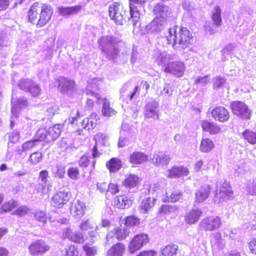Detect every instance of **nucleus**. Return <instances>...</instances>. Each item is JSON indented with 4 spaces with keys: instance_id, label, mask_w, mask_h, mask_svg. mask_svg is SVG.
<instances>
[{
    "instance_id": "8fccbe9b",
    "label": "nucleus",
    "mask_w": 256,
    "mask_h": 256,
    "mask_svg": "<svg viewBox=\"0 0 256 256\" xmlns=\"http://www.w3.org/2000/svg\"><path fill=\"white\" fill-rule=\"evenodd\" d=\"M226 80L224 78L218 76L212 78L213 88L218 90L222 87L226 83Z\"/></svg>"
},
{
    "instance_id": "4d7b16f0",
    "label": "nucleus",
    "mask_w": 256,
    "mask_h": 256,
    "mask_svg": "<svg viewBox=\"0 0 256 256\" xmlns=\"http://www.w3.org/2000/svg\"><path fill=\"white\" fill-rule=\"evenodd\" d=\"M178 210L176 205L164 204L162 206L160 211L164 214L174 213Z\"/></svg>"
},
{
    "instance_id": "39448f33",
    "label": "nucleus",
    "mask_w": 256,
    "mask_h": 256,
    "mask_svg": "<svg viewBox=\"0 0 256 256\" xmlns=\"http://www.w3.org/2000/svg\"><path fill=\"white\" fill-rule=\"evenodd\" d=\"M108 14L110 18L116 24L122 26L126 22L125 12L122 5L114 3L110 5Z\"/></svg>"
},
{
    "instance_id": "f257e3e1",
    "label": "nucleus",
    "mask_w": 256,
    "mask_h": 256,
    "mask_svg": "<svg viewBox=\"0 0 256 256\" xmlns=\"http://www.w3.org/2000/svg\"><path fill=\"white\" fill-rule=\"evenodd\" d=\"M162 41L172 45L174 50L181 51L190 45L192 36L186 28L175 26L168 29V34L162 38Z\"/></svg>"
},
{
    "instance_id": "4be33fe9",
    "label": "nucleus",
    "mask_w": 256,
    "mask_h": 256,
    "mask_svg": "<svg viewBox=\"0 0 256 256\" xmlns=\"http://www.w3.org/2000/svg\"><path fill=\"white\" fill-rule=\"evenodd\" d=\"M58 88L62 93H68L74 88V82L72 80L62 77L58 80Z\"/></svg>"
},
{
    "instance_id": "603ef678",
    "label": "nucleus",
    "mask_w": 256,
    "mask_h": 256,
    "mask_svg": "<svg viewBox=\"0 0 256 256\" xmlns=\"http://www.w3.org/2000/svg\"><path fill=\"white\" fill-rule=\"evenodd\" d=\"M34 218L37 221L46 224L47 222V217L46 212L41 210H36L34 212Z\"/></svg>"
},
{
    "instance_id": "0e129e2a",
    "label": "nucleus",
    "mask_w": 256,
    "mask_h": 256,
    "mask_svg": "<svg viewBox=\"0 0 256 256\" xmlns=\"http://www.w3.org/2000/svg\"><path fill=\"white\" fill-rule=\"evenodd\" d=\"M20 133L18 131H14L9 134L8 136V146H10V144H15L18 142L20 140Z\"/></svg>"
},
{
    "instance_id": "5701e85b",
    "label": "nucleus",
    "mask_w": 256,
    "mask_h": 256,
    "mask_svg": "<svg viewBox=\"0 0 256 256\" xmlns=\"http://www.w3.org/2000/svg\"><path fill=\"white\" fill-rule=\"evenodd\" d=\"M130 232L128 228H117L114 230V232H110L106 236V241L108 242L111 241V239L113 238L114 236L118 240H124L127 236H129Z\"/></svg>"
},
{
    "instance_id": "49530a36",
    "label": "nucleus",
    "mask_w": 256,
    "mask_h": 256,
    "mask_svg": "<svg viewBox=\"0 0 256 256\" xmlns=\"http://www.w3.org/2000/svg\"><path fill=\"white\" fill-rule=\"evenodd\" d=\"M242 134L244 139L250 144H256V132L246 130L242 132Z\"/></svg>"
},
{
    "instance_id": "7c9ffc66",
    "label": "nucleus",
    "mask_w": 256,
    "mask_h": 256,
    "mask_svg": "<svg viewBox=\"0 0 256 256\" xmlns=\"http://www.w3.org/2000/svg\"><path fill=\"white\" fill-rule=\"evenodd\" d=\"M178 246L170 244L161 247L160 252L162 256H175L177 254Z\"/></svg>"
},
{
    "instance_id": "1a4fd4ad",
    "label": "nucleus",
    "mask_w": 256,
    "mask_h": 256,
    "mask_svg": "<svg viewBox=\"0 0 256 256\" xmlns=\"http://www.w3.org/2000/svg\"><path fill=\"white\" fill-rule=\"evenodd\" d=\"M230 107L233 113L243 120H248L252 116L251 110L244 102L240 101L232 102Z\"/></svg>"
},
{
    "instance_id": "a18cd8bd",
    "label": "nucleus",
    "mask_w": 256,
    "mask_h": 256,
    "mask_svg": "<svg viewBox=\"0 0 256 256\" xmlns=\"http://www.w3.org/2000/svg\"><path fill=\"white\" fill-rule=\"evenodd\" d=\"M66 236L72 241L74 242H75L80 243L84 241V236L83 234L80 232H76L74 234H73L71 230L70 229H68L66 232Z\"/></svg>"
},
{
    "instance_id": "052dcab7",
    "label": "nucleus",
    "mask_w": 256,
    "mask_h": 256,
    "mask_svg": "<svg viewBox=\"0 0 256 256\" xmlns=\"http://www.w3.org/2000/svg\"><path fill=\"white\" fill-rule=\"evenodd\" d=\"M42 159V155L41 152H35L30 155L28 160L32 164H36Z\"/></svg>"
},
{
    "instance_id": "aec40b11",
    "label": "nucleus",
    "mask_w": 256,
    "mask_h": 256,
    "mask_svg": "<svg viewBox=\"0 0 256 256\" xmlns=\"http://www.w3.org/2000/svg\"><path fill=\"white\" fill-rule=\"evenodd\" d=\"M210 188L208 185L204 186L198 189L195 193V203H202L204 202L210 194Z\"/></svg>"
},
{
    "instance_id": "79ce46f5",
    "label": "nucleus",
    "mask_w": 256,
    "mask_h": 256,
    "mask_svg": "<svg viewBox=\"0 0 256 256\" xmlns=\"http://www.w3.org/2000/svg\"><path fill=\"white\" fill-rule=\"evenodd\" d=\"M210 242L212 246L216 248H222L224 246L221 234L218 232L212 234Z\"/></svg>"
},
{
    "instance_id": "2eb2a0df",
    "label": "nucleus",
    "mask_w": 256,
    "mask_h": 256,
    "mask_svg": "<svg viewBox=\"0 0 256 256\" xmlns=\"http://www.w3.org/2000/svg\"><path fill=\"white\" fill-rule=\"evenodd\" d=\"M70 194L65 191H60L55 194L52 198V204L54 207L60 208L63 206L70 199Z\"/></svg>"
},
{
    "instance_id": "ddd939ff",
    "label": "nucleus",
    "mask_w": 256,
    "mask_h": 256,
    "mask_svg": "<svg viewBox=\"0 0 256 256\" xmlns=\"http://www.w3.org/2000/svg\"><path fill=\"white\" fill-rule=\"evenodd\" d=\"M148 234H137L130 244L128 248L130 252L132 254L134 252L148 242Z\"/></svg>"
},
{
    "instance_id": "473e14b6",
    "label": "nucleus",
    "mask_w": 256,
    "mask_h": 256,
    "mask_svg": "<svg viewBox=\"0 0 256 256\" xmlns=\"http://www.w3.org/2000/svg\"><path fill=\"white\" fill-rule=\"evenodd\" d=\"M97 116L96 114H92L90 118L84 119L81 122L83 128L87 130L94 128L96 124Z\"/></svg>"
},
{
    "instance_id": "f03ea898",
    "label": "nucleus",
    "mask_w": 256,
    "mask_h": 256,
    "mask_svg": "<svg viewBox=\"0 0 256 256\" xmlns=\"http://www.w3.org/2000/svg\"><path fill=\"white\" fill-rule=\"evenodd\" d=\"M52 14L53 10L50 6L36 2L28 10V20L36 24L38 27H42L50 21Z\"/></svg>"
},
{
    "instance_id": "e2e57ef3",
    "label": "nucleus",
    "mask_w": 256,
    "mask_h": 256,
    "mask_svg": "<svg viewBox=\"0 0 256 256\" xmlns=\"http://www.w3.org/2000/svg\"><path fill=\"white\" fill-rule=\"evenodd\" d=\"M108 139V137L104 134L102 133L97 134L94 137V140H95V144L98 145L102 144L105 145V142Z\"/></svg>"
},
{
    "instance_id": "58836bf2",
    "label": "nucleus",
    "mask_w": 256,
    "mask_h": 256,
    "mask_svg": "<svg viewBox=\"0 0 256 256\" xmlns=\"http://www.w3.org/2000/svg\"><path fill=\"white\" fill-rule=\"evenodd\" d=\"M107 168L111 172H116L122 167V162L117 158H112L106 164Z\"/></svg>"
},
{
    "instance_id": "6ab92c4d",
    "label": "nucleus",
    "mask_w": 256,
    "mask_h": 256,
    "mask_svg": "<svg viewBox=\"0 0 256 256\" xmlns=\"http://www.w3.org/2000/svg\"><path fill=\"white\" fill-rule=\"evenodd\" d=\"M170 157L166 154L159 152L152 154V163L157 166H164L168 164Z\"/></svg>"
},
{
    "instance_id": "de8ad7c7",
    "label": "nucleus",
    "mask_w": 256,
    "mask_h": 256,
    "mask_svg": "<svg viewBox=\"0 0 256 256\" xmlns=\"http://www.w3.org/2000/svg\"><path fill=\"white\" fill-rule=\"evenodd\" d=\"M96 226V224L94 220L92 219H88L82 222L80 225V228L82 232H85L88 230L94 228Z\"/></svg>"
},
{
    "instance_id": "864d4df0",
    "label": "nucleus",
    "mask_w": 256,
    "mask_h": 256,
    "mask_svg": "<svg viewBox=\"0 0 256 256\" xmlns=\"http://www.w3.org/2000/svg\"><path fill=\"white\" fill-rule=\"evenodd\" d=\"M47 137L46 130L45 128H40L38 130L34 139L36 142L44 140L47 142Z\"/></svg>"
},
{
    "instance_id": "338daca9",
    "label": "nucleus",
    "mask_w": 256,
    "mask_h": 256,
    "mask_svg": "<svg viewBox=\"0 0 256 256\" xmlns=\"http://www.w3.org/2000/svg\"><path fill=\"white\" fill-rule=\"evenodd\" d=\"M68 176L72 179H77L79 175L78 168L74 167L70 168L68 170Z\"/></svg>"
},
{
    "instance_id": "6e6d98bb",
    "label": "nucleus",
    "mask_w": 256,
    "mask_h": 256,
    "mask_svg": "<svg viewBox=\"0 0 256 256\" xmlns=\"http://www.w3.org/2000/svg\"><path fill=\"white\" fill-rule=\"evenodd\" d=\"M182 193L178 190H174L172 191L168 198V201L169 202H175L180 200L182 197Z\"/></svg>"
},
{
    "instance_id": "09e8293b",
    "label": "nucleus",
    "mask_w": 256,
    "mask_h": 256,
    "mask_svg": "<svg viewBox=\"0 0 256 256\" xmlns=\"http://www.w3.org/2000/svg\"><path fill=\"white\" fill-rule=\"evenodd\" d=\"M52 172L55 177L62 178L65 175V167L62 164H56L52 168Z\"/></svg>"
},
{
    "instance_id": "f704fd0d",
    "label": "nucleus",
    "mask_w": 256,
    "mask_h": 256,
    "mask_svg": "<svg viewBox=\"0 0 256 256\" xmlns=\"http://www.w3.org/2000/svg\"><path fill=\"white\" fill-rule=\"evenodd\" d=\"M202 212L200 210H192L186 214V220L188 224H193L199 219Z\"/></svg>"
},
{
    "instance_id": "423d86ee",
    "label": "nucleus",
    "mask_w": 256,
    "mask_h": 256,
    "mask_svg": "<svg viewBox=\"0 0 256 256\" xmlns=\"http://www.w3.org/2000/svg\"><path fill=\"white\" fill-rule=\"evenodd\" d=\"M18 86L20 90L28 92L34 97L38 96L42 92L40 86L36 82L29 78L21 80L18 84Z\"/></svg>"
},
{
    "instance_id": "5fc2aeb1",
    "label": "nucleus",
    "mask_w": 256,
    "mask_h": 256,
    "mask_svg": "<svg viewBox=\"0 0 256 256\" xmlns=\"http://www.w3.org/2000/svg\"><path fill=\"white\" fill-rule=\"evenodd\" d=\"M17 206L18 202L14 200H11L8 202L3 204L0 210L4 212H9Z\"/></svg>"
},
{
    "instance_id": "a19ab883",
    "label": "nucleus",
    "mask_w": 256,
    "mask_h": 256,
    "mask_svg": "<svg viewBox=\"0 0 256 256\" xmlns=\"http://www.w3.org/2000/svg\"><path fill=\"white\" fill-rule=\"evenodd\" d=\"M130 18L133 22L134 26L136 24L140 18V10L138 6H136L134 4L130 3Z\"/></svg>"
},
{
    "instance_id": "dca6fc26",
    "label": "nucleus",
    "mask_w": 256,
    "mask_h": 256,
    "mask_svg": "<svg viewBox=\"0 0 256 256\" xmlns=\"http://www.w3.org/2000/svg\"><path fill=\"white\" fill-rule=\"evenodd\" d=\"M209 112L212 114V116L216 120L220 122L227 121L229 118V112L222 106H216L214 108H210Z\"/></svg>"
},
{
    "instance_id": "20e7f679",
    "label": "nucleus",
    "mask_w": 256,
    "mask_h": 256,
    "mask_svg": "<svg viewBox=\"0 0 256 256\" xmlns=\"http://www.w3.org/2000/svg\"><path fill=\"white\" fill-rule=\"evenodd\" d=\"M233 192L230 186V182H224L220 183V186L216 189L214 198L216 204H220L232 198Z\"/></svg>"
},
{
    "instance_id": "bf43d9fd",
    "label": "nucleus",
    "mask_w": 256,
    "mask_h": 256,
    "mask_svg": "<svg viewBox=\"0 0 256 256\" xmlns=\"http://www.w3.org/2000/svg\"><path fill=\"white\" fill-rule=\"evenodd\" d=\"M64 256H78V251L76 248L74 246H67L65 248L64 252L63 253Z\"/></svg>"
},
{
    "instance_id": "2f4dec72",
    "label": "nucleus",
    "mask_w": 256,
    "mask_h": 256,
    "mask_svg": "<svg viewBox=\"0 0 256 256\" xmlns=\"http://www.w3.org/2000/svg\"><path fill=\"white\" fill-rule=\"evenodd\" d=\"M148 159V156L141 152H134L130 158V162L134 164H141L146 162Z\"/></svg>"
},
{
    "instance_id": "c756f323",
    "label": "nucleus",
    "mask_w": 256,
    "mask_h": 256,
    "mask_svg": "<svg viewBox=\"0 0 256 256\" xmlns=\"http://www.w3.org/2000/svg\"><path fill=\"white\" fill-rule=\"evenodd\" d=\"M189 173L188 170L184 166L174 167L169 170L168 177L174 178L182 176H186Z\"/></svg>"
},
{
    "instance_id": "6e6552de",
    "label": "nucleus",
    "mask_w": 256,
    "mask_h": 256,
    "mask_svg": "<svg viewBox=\"0 0 256 256\" xmlns=\"http://www.w3.org/2000/svg\"><path fill=\"white\" fill-rule=\"evenodd\" d=\"M98 82L100 80H98L96 78H93L88 82L86 93L89 97L87 98L86 106L89 110L92 108L94 100H98L100 98V94L93 91L98 88Z\"/></svg>"
},
{
    "instance_id": "a211bd4d",
    "label": "nucleus",
    "mask_w": 256,
    "mask_h": 256,
    "mask_svg": "<svg viewBox=\"0 0 256 256\" xmlns=\"http://www.w3.org/2000/svg\"><path fill=\"white\" fill-rule=\"evenodd\" d=\"M86 210V206L84 202L77 200L72 202L70 212L74 216L81 218L84 215Z\"/></svg>"
},
{
    "instance_id": "393cba45",
    "label": "nucleus",
    "mask_w": 256,
    "mask_h": 256,
    "mask_svg": "<svg viewBox=\"0 0 256 256\" xmlns=\"http://www.w3.org/2000/svg\"><path fill=\"white\" fill-rule=\"evenodd\" d=\"M48 172L46 170L41 171L39 174V183L37 190L39 192L45 193L48 190V184L47 178H48Z\"/></svg>"
},
{
    "instance_id": "0eeeda50",
    "label": "nucleus",
    "mask_w": 256,
    "mask_h": 256,
    "mask_svg": "<svg viewBox=\"0 0 256 256\" xmlns=\"http://www.w3.org/2000/svg\"><path fill=\"white\" fill-rule=\"evenodd\" d=\"M11 117H10V126L12 128L14 125V118H16L18 114L19 110L20 108L26 107L28 103L27 100L24 98L16 99L14 98V93L12 94V97L11 100Z\"/></svg>"
},
{
    "instance_id": "e433bc0d",
    "label": "nucleus",
    "mask_w": 256,
    "mask_h": 256,
    "mask_svg": "<svg viewBox=\"0 0 256 256\" xmlns=\"http://www.w3.org/2000/svg\"><path fill=\"white\" fill-rule=\"evenodd\" d=\"M212 18L214 24L216 27H219L222 25L221 10L218 6H216L214 8L212 14Z\"/></svg>"
},
{
    "instance_id": "774afa93",
    "label": "nucleus",
    "mask_w": 256,
    "mask_h": 256,
    "mask_svg": "<svg viewBox=\"0 0 256 256\" xmlns=\"http://www.w3.org/2000/svg\"><path fill=\"white\" fill-rule=\"evenodd\" d=\"M246 191L248 194L256 195V180L248 184L246 187Z\"/></svg>"
},
{
    "instance_id": "4c0bfd02",
    "label": "nucleus",
    "mask_w": 256,
    "mask_h": 256,
    "mask_svg": "<svg viewBox=\"0 0 256 256\" xmlns=\"http://www.w3.org/2000/svg\"><path fill=\"white\" fill-rule=\"evenodd\" d=\"M214 147V142L210 138H202L200 149L201 152H208L212 150Z\"/></svg>"
},
{
    "instance_id": "412c9836",
    "label": "nucleus",
    "mask_w": 256,
    "mask_h": 256,
    "mask_svg": "<svg viewBox=\"0 0 256 256\" xmlns=\"http://www.w3.org/2000/svg\"><path fill=\"white\" fill-rule=\"evenodd\" d=\"M155 62L162 66V70L164 68L166 64L172 60V56L165 51L158 50L154 55Z\"/></svg>"
},
{
    "instance_id": "37998d69",
    "label": "nucleus",
    "mask_w": 256,
    "mask_h": 256,
    "mask_svg": "<svg viewBox=\"0 0 256 256\" xmlns=\"http://www.w3.org/2000/svg\"><path fill=\"white\" fill-rule=\"evenodd\" d=\"M110 102L107 99H104L102 110V114L105 116H111L116 114V112L110 107Z\"/></svg>"
},
{
    "instance_id": "69168bd1",
    "label": "nucleus",
    "mask_w": 256,
    "mask_h": 256,
    "mask_svg": "<svg viewBox=\"0 0 256 256\" xmlns=\"http://www.w3.org/2000/svg\"><path fill=\"white\" fill-rule=\"evenodd\" d=\"M30 210L26 206H21L14 212V214L20 216H23L27 214Z\"/></svg>"
},
{
    "instance_id": "4468645a",
    "label": "nucleus",
    "mask_w": 256,
    "mask_h": 256,
    "mask_svg": "<svg viewBox=\"0 0 256 256\" xmlns=\"http://www.w3.org/2000/svg\"><path fill=\"white\" fill-rule=\"evenodd\" d=\"M166 22V20L156 17L152 22L146 26L145 30L148 34L158 33L164 28Z\"/></svg>"
},
{
    "instance_id": "c85d7f7f",
    "label": "nucleus",
    "mask_w": 256,
    "mask_h": 256,
    "mask_svg": "<svg viewBox=\"0 0 256 256\" xmlns=\"http://www.w3.org/2000/svg\"><path fill=\"white\" fill-rule=\"evenodd\" d=\"M201 126L204 130L212 134H216L221 130L220 128L217 124L208 120L202 121Z\"/></svg>"
},
{
    "instance_id": "9d476101",
    "label": "nucleus",
    "mask_w": 256,
    "mask_h": 256,
    "mask_svg": "<svg viewBox=\"0 0 256 256\" xmlns=\"http://www.w3.org/2000/svg\"><path fill=\"white\" fill-rule=\"evenodd\" d=\"M185 69L186 66L184 62L182 61H175L167 63L163 70L166 74L180 78L184 75Z\"/></svg>"
},
{
    "instance_id": "7ed1b4c3",
    "label": "nucleus",
    "mask_w": 256,
    "mask_h": 256,
    "mask_svg": "<svg viewBox=\"0 0 256 256\" xmlns=\"http://www.w3.org/2000/svg\"><path fill=\"white\" fill-rule=\"evenodd\" d=\"M98 48L102 54L109 60L116 58L119 52L118 42L112 36H102L98 40Z\"/></svg>"
},
{
    "instance_id": "f3484780",
    "label": "nucleus",
    "mask_w": 256,
    "mask_h": 256,
    "mask_svg": "<svg viewBox=\"0 0 256 256\" xmlns=\"http://www.w3.org/2000/svg\"><path fill=\"white\" fill-rule=\"evenodd\" d=\"M158 104L154 100L148 102L145 106L144 114L146 118H153L158 119Z\"/></svg>"
},
{
    "instance_id": "c9c22d12",
    "label": "nucleus",
    "mask_w": 256,
    "mask_h": 256,
    "mask_svg": "<svg viewBox=\"0 0 256 256\" xmlns=\"http://www.w3.org/2000/svg\"><path fill=\"white\" fill-rule=\"evenodd\" d=\"M124 252V246L121 243L114 245L108 252L107 256H122Z\"/></svg>"
},
{
    "instance_id": "13d9d810",
    "label": "nucleus",
    "mask_w": 256,
    "mask_h": 256,
    "mask_svg": "<svg viewBox=\"0 0 256 256\" xmlns=\"http://www.w3.org/2000/svg\"><path fill=\"white\" fill-rule=\"evenodd\" d=\"M210 80V74H208L204 76H198L194 80V84H200L202 86H204L208 84Z\"/></svg>"
},
{
    "instance_id": "72a5a7b5",
    "label": "nucleus",
    "mask_w": 256,
    "mask_h": 256,
    "mask_svg": "<svg viewBox=\"0 0 256 256\" xmlns=\"http://www.w3.org/2000/svg\"><path fill=\"white\" fill-rule=\"evenodd\" d=\"M82 9L80 6H75L70 7H61L58 8V13L62 16L74 15L79 12Z\"/></svg>"
},
{
    "instance_id": "c03bdc74",
    "label": "nucleus",
    "mask_w": 256,
    "mask_h": 256,
    "mask_svg": "<svg viewBox=\"0 0 256 256\" xmlns=\"http://www.w3.org/2000/svg\"><path fill=\"white\" fill-rule=\"evenodd\" d=\"M138 182L139 179L138 176L134 174H130L126 177L124 183L126 187L134 188L138 184Z\"/></svg>"
},
{
    "instance_id": "680f3d73",
    "label": "nucleus",
    "mask_w": 256,
    "mask_h": 256,
    "mask_svg": "<svg viewBox=\"0 0 256 256\" xmlns=\"http://www.w3.org/2000/svg\"><path fill=\"white\" fill-rule=\"evenodd\" d=\"M140 223V220L134 216H128L126 218L125 224L127 226H136Z\"/></svg>"
},
{
    "instance_id": "bb28decb",
    "label": "nucleus",
    "mask_w": 256,
    "mask_h": 256,
    "mask_svg": "<svg viewBox=\"0 0 256 256\" xmlns=\"http://www.w3.org/2000/svg\"><path fill=\"white\" fill-rule=\"evenodd\" d=\"M138 86H134L132 89L130 88V84H126L121 89V96L128 98L132 100L135 96L138 95Z\"/></svg>"
},
{
    "instance_id": "cd10ccee",
    "label": "nucleus",
    "mask_w": 256,
    "mask_h": 256,
    "mask_svg": "<svg viewBox=\"0 0 256 256\" xmlns=\"http://www.w3.org/2000/svg\"><path fill=\"white\" fill-rule=\"evenodd\" d=\"M168 7L166 5L162 3H158L154 6L153 12L156 17L166 20L168 14Z\"/></svg>"
},
{
    "instance_id": "a878e982",
    "label": "nucleus",
    "mask_w": 256,
    "mask_h": 256,
    "mask_svg": "<svg viewBox=\"0 0 256 256\" xmlns=\"http://www.w3.org/2000/svg\"><path fill=\"white\" fill-rule=\"evenodd\" d=\"M112 204L118 208L124 209L130 206L132 201L125 196H120L113 200Z\"/></svg>"
},
{
    "instance_id": "b1692460",
    "label": "nucleus",
    "mask_w": 256,
    "mask_h": 256,
    "mask_svg": "<svg viewBox=\"0 0 256 256\" xmlns=\"http://www.w3.org/2000/svg\"><path fill=\"white\" fill-rule=\"evenodd\" d=\"M62 128V126L60 124H56L49 128L46 130L48 134L47 142H52L58 138L61 133Z\"/></svg>"
},
{
    "instance_id": "3c124183",
    "label": "nucleus",
    "mask_w": 256,
    "mask_h": 256,
    "mask_svg": "<svg viewBox=\"0 0 256 256\" xmlns=\"http://www.w3.org/2000/svg\"><path fill=\"white\" fill-rule=\"evenodd\" d=\"M82 248L86 256H94L97 254L98 248L90 244H86L83 246Z\"/></svg>"
},
{
    "instance_id": "9b49d317",
    "label": "nucleus",
    "mask_w": 256,
    "mask_h": 256,
    "mask_svg": "<svg viewBox=\"0 0 256 256\" xmlns=\"http://www.w3.org/2000/svg\"><path fill=\"white\" fill-rule=\"evenodd\" d=\"M222 224L220 217L210 216L204 218L200 223V227L202 230L212 231L218 229Z\"/></svg>"
},
{
    "instance_id": "ea45409f",
    "label": "nucleus",
    "mask_w": 256,
    "mask_h": 256,
    "mask_svg": "<svg viewBox=\"0 0 256 256\" xmlns=\"http://www.w3.org/2000/svg\"><path fill=\"white\" fill-rule=\"evenodd\" d=\"M156 200L154 198H148L142 200L140 205V209L142 213H146L154 204Z\"/></svg>"
},
{
    "instance_id": "f8f14e48",
    "label": "nucleus",
    "mask_w": 256,
    "mask_h": 256,
    "mask_svg": "<svg viewBox=\"0 0 256 256\" xmlns=\"http://www.w3.org/2000/svg\"><path fill=\"white\" fill-rule=\"evenodd\" d=\"M50 247L44 240H37L28 246L29 253L34 256L42 255L50 250Z\"/></svg>"
}]
</instances>
